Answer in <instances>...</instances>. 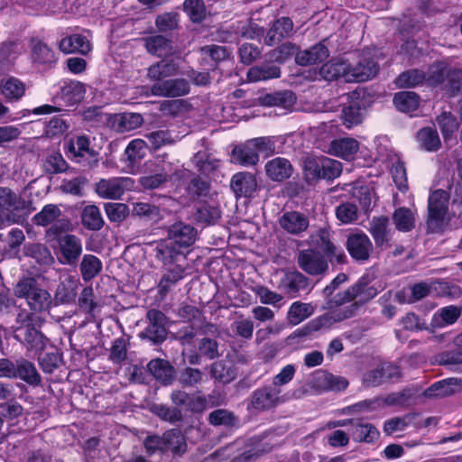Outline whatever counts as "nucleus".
Segmentation results:
<instances>
[{
  "label": "nucleus",
  "mask_w": 462,
  "mask_h": 462,
  "mask_svg": "<svg viewBox=\"0 0 462 462\" xmlns=\"http://www.w3.org/2000/svg\"><path fill=\"white\" fill-rule=\"evenodd\" d=\"M297 262L300 268L310 275H321L328 269V264L324 255L315 249L300 251Z\"/></svg>",
  "instance_id": "obj_8"
},
{
  "label": "nucleus",
  "mask_w": 462,
  "mask_h": 462,
  "mask_svg": "<svg viewBox=\"0 0 462 462\" xmlns=\"http://www.w3.org/2000/svg\"><path fill=\"white\" fill-rule=\"evenodd\" d=\"M292 171L290 161L282 157L274 158L265 164L267 176L274 181H282L290 178Z\"/></svg>",
  "instance_id": "obj_25"
},
{
  "label": "nucleus",
  "mask_w": 462,
  "mask_h": 462,
  "mask_svg": "<svg viewBox=\"0 0 462 462\" xmlns=\"http://www.w3.org/2000/svg\"><path fill=\"white\" fill-rule=\"evenodd\" d=\"M426 74L419 69H410L402 72L396 79V84L400 88H414L424 82Z\"/></svg>",
  "instance_id": "obj_52"
},
{
  "label": "nucleus",
  "mask_w": 462,
  "mask_h": 462,
  "mask_svg": "<svg viewBox=\"0 0 462 462\" xmlns=\"http://www.w3.org/2000/svg\"><path fill=\"white\" fill-rule=\"evenodd\" d=\"M21 48L16 42L0 44V71L8 70L14 64V60L20 53Z\"/></svg>",
  "instance_id": "obj_47"
},
{
  "label": "nucleus",
  "mask_w": 462,
  "mask_h": 462,
  "mask_svg": "<svg viewBox=\"0 0 462 462\" xmlns=\"http://www.w3.org/2000/svg\"><path fill=\"white\" fill-rule=\"evenodd\" d=\"M417 141L421 149L427 152L437 151L440 147V139L435 129L425 127L417 133Z\"/></svg>",
  "instance_id": "obj_45"
},
{
  "label": "nucleus",
  "mask_w": 462,
  "mask_h": 462,
  "mask_svg": "<svg viewBox=\"0 0 462 462\" xmlns=\"http://www.w3.org/2000/svg\"><path fill=\"white\" fill-rule=\"evenodd\" d=\"M59 48L65 54L79 53L86 55L91 51V43L87 36L81 33H73L61 38Z\"/></svg>",
  "instance_id": "obj_20"
},
{
  "label": "nucleus",
  "mask_w": 462,
  "mask_h": 462,
  "mask_svg": "<svg viewBox=\"0 0 462 462\" xmlns=\"http://www.w3.org/2000/svg\"><path fill=\"white\" fill-rule=\"evenodd\" d=\"M143 116L138 113H122L110 118V126L118 133H127L137 129L143 124Z\"/></svg>",
  "instance_id": "obj_23"
},
{
  "label": "nucleus",
  "mask_w": 462,
  "mask_h": 462,
  "mask_svg": "<svg viewBox=\"0 0 462 462\" xmlns=\"http://www.w3.org/2000/svg\"><path fill=\"white\" fill-rule=\"evenodd\" d=\"M105 211L111 222H122L129 214V208L124 203H106Z\"/></svg>",
  "instance_id": "obj_64"
},
{
  "label": "nucleus",
  "mask_w": 462,
  "mask_h": 462,
  "mask_svg": "<svg viewBox=\"0 0 462 462\" xmlns=\"http://www.w3.org/2000/svg\"><path fill=\"white\" fill-rule=\"evenodd\" d=\"M447 71L448 66L444 62H435L429 67L424 81L430 86L444 84Z\"/></svg>",
  "instance_id": "obj_54"
},
{
  "label": "nucleus",
  "mask_w": 462,
  "mask_h": 462,
  "mask_svg": "<svg viewBox=\"0 0 462 462\" xmlns=\"http://www.w3.org/2000/svg\"><path fill=\"white\" fill-rule=\"evenodd\" d=\"M14 291L16 297L25 299L29 308L36 312L47 311L52 304L51 293L33 278L19 281Z\"/></svg>",
  "instance_id": "obj_2"
},
{
  "label": "nucleus",
  "mask_w": 462,
  "mask_h": 462,
  "mask_svg": "<svg viewBox=\"0 0 462 462\" xmlns=\"http://www.w3.org/2000/svg\"><path fill=\"white\" fill-rule=\"evenodd\" d=\"M184 268L176 265L170 269L162 278L159 288L161 293L166 294L169 290L184 277Z\"/></svg>",
  "instance_id": "obj_56"
},
{
  "label": "nucleus",
  "mask_w": 462,
  "mask_h": 462,
  "mask_svg": "<svg viewBox=\"0 0 462 462\" xmlns=\"http://www.w3.org/2000/svg\"><path fill=\"white\" fill-rule=\"evenodd\" d=\"M313 307L310 303L300 301L293 302L287 312V320L295 326L308 319L313 314Z\"/></svg>",
  "instance_id": "obj_41"
},
{
  "label": "nucleus",
  "mask_w": 462,
  "mask_h": 462,
  "mask_svg": "<svg viewBox=\"0 0 462 462\" xmlns=\"http://www.w3.org/2000/svg\"><path fill=\"white\" fill-rule=\"evenodd\" d=\"M351 436L356 442L374 443L379 439L380 433L373 424L358 421L354 424Z\"/></svg>",
  "instance_id": "obj_31"
},
{
  "label": "nucleus",
  "mask_w": 462,
  "mask_h": 462,
  "mask_svg": "<svg viewBox=\"0 0 462 462\" xmlns=\"http://www.w3.org/2000/svg\"><path fill=\"white\" fill-rule=\"evenodd\" d=\"M102 262L93 254H85L80 263V273L85 282L91 281L102 271Z\"/></svg>",
  "instance_id": "obj_43"
},
{
  "label": "nucleus",
  "mask_w": 462,
  "mask_h": 462,
  "mask_svg": "<svg viewBox=\"0 0 462 462\" xmlns=\"http://www.w3.org/2000/svg\"><path fill=\"white\" fill-rule=\"evenodd\" d=\"M183 7L192 22H200L206 15L203 0H185Z\"/></svg>",
  "instance_id": "obj_63"
},
{
  "label": "nucleus",
  "mask_w": 462,
  "mask_h": 462,
  "mask_svg": "<svg viewBox=\"0 0 462 462\" xmlns=\"http://www.w3.org/2000/svg\"><path fill=\"white\" fill-rule=\"evenodd\" d=\"M165 451L181 454L186 450V442L180 430H171L164 433Z\"/></svg>",
  "instance_id": "obj_48"
},
{
  "label": "nucleus",
  "mask_w": 462,
  "mask_h": 462,
  "mask_svg": "<svg viewBox=\"0 0 462 462\" xmlns=\"http://www.w3.org/2000/svg\"><path fill=\"white\" fill-rule=\"evenodd\" d=\"M443 88L452 95L459 92L462 89V69H448Z\"/></svg>",
  "instance_id": "obj_60"
},
{
  "label": "nucleus",
  "mask_w": 462,
  "mask_h": 462,
  "mask_svg": "<svg viewBox=\"0 0 462 462\" xmlns=\"http://www.w3.org/2000/svg\"><path fill=\"white\" fill-rule=\"evenodd\" d=\"M146 317L149 324L140 336L143 338L149 339L154 344L161 343L165 340L167 336L165 328V315L160 310H150L147 312Z\"/></svg>",
  "instance_id": "obj_12"
},
{
  "label": "nucleus",
  "mask_w": 462,
  "mask_h": 462,
  "mask_svg": "<svg viewBox=\"0 0 462 462\" xmlns=\"http://www.w3.org/2000/svg\"><path fill=\"white\" fill-rule=\"evenodd\" d=\"M393 104L402 112H413L419 106L420 97L415 92L402 91L394 95Z\"/></svg>",
  "instance_id": "obj_46"
},
{
  "label": "nucleus",
  "mask_w": 462,
  "mask_h": 462,
  "mask_svg": "<svg viewBox=\"0 0 462 462\" xmlns=\"http://www.w3.org/2000/svg\"><path fill=\"white\" fill-rule=\"evenodd\" d=\"M456 350L445 351L439 355V363L442 365L462 364V333L453 339Z\"/></svg>",
  "instance_id": "obj_57"
},
{
  "label": "nucleus",
  "mask_w": 462,
  "mask_h": 462,
  "mask_svg": "<svg viewBox=\"0 0 462 462\" xmlns=\"http://www.w3.org/2000/svg\"><path fill=\"white\" fill-rule=\"evenodd\" d=\"M359 150V143L354 138H340L331 142L328 152L330 154L351 160Z\"/></svg>",
  "instance_id": "obj_26"
},
{
  "label": "nucleus",
  "mask_w": 462,
  "mask_h": 462,
  "mask_svg": "<svg viewBox=\"0 0 462 462\" xmlns=\"http://www.w3.org/2000/svg\"><path fill=\"white\" fill-rule=\"evenodd\" d=\"M143 41L147 51L152 55L163 57L172 53L171 42L162 35L150 36Z\"/></svg>",
  "instance_id": "obj_35"
},
{
  "label": "nucleus",
  "mask_w": 462,
  "mask_h": 462,
  "mask_svg": "<svg viewBox=\"0 0 462 462\" xmlns=\"http://www.w3.org/2000/svg\"><path fill=\"white\" fill-rule=\"evenodd\" d=\"M293 31V23L289 17H281L277 19L271 28L268 30L265 43L273 46L283 39L288 38L291 35Z\"/></svg>",
  "instance_id": "obj_22"
},
{
  "label": "nucleus",
  "mask_w": 462,
  "mask_h": 462,
  "mask_svg": "<svg viewBox=\"0 0 462 462\" xmlns=\"http://www.w3.org/2000/svg\"><path fill=\"white\" fill-rule=\"evenodd\" d=\"M348 63L346 61L331 60L323 65L320 69V74L326 80H334L342 77L346 81Z\"/></svg>",
  "instance_id": "obj_49"
},
{
  "label": "nucleus",
  "mask_w": 462,
  "mask_h": 462,
  "mask_svg": "<svg viewBox=\"0 0 462 462\" xmlns=\"http://www.w3.org/2000/svg\"><path fill=\"white\" fill-rule=\"evenodd\" d=\"M133 185L134 180L128 177L101 179L96 183L95 191L101 199H119Z\"/></svg>",
  "instance_id": "obj_5"
},
{
  "label": "nucleus",
  "mask_w": 462,
  "mask_h": 462,
  "mask_svg": "<svg viewBox=\"0 0 462 462\" xmlns=\"http://www.w3.org/2000/svg\"><path fill=\"white\" fill-rule=\"evenodd\" d=\"M148 140V147L152 150H158L165 145H170L175 143L174 137L168 130H156L145 134Z\"/></svg>",
  "instance_id": "obj_51"
},
{
  "label": "nucleus",
  "mask_w": 462,
  "mask_h": 462,
  "mask_svg": "<svg viewBox=\"0 0 462 462\" xmlns=\"http://www.w3.org/2000/svg\"><path fill=\"white\" fill-rule=\"evenodd\" d=\"M280 288L290 298H296L309 291V280L300 272H290L281 280Z\"/></svg>",
  "instance_id": "obj_17"
},
{
  "label": "nucleus",
  "mask_w": 462,
  "mask_h": 462,
  "mask_svg": "<svg viewBox=\"0 0 462 462\" xmlns=\"http://www.w3.org/2000/svg\"><path fill=\"white\" fill-rule=\"evenodd\" d=\"M83 226L89 230H100L104 226V219L100 209L96 205L86 206L81 212Z\"/></svg>",
  "instance_id": "obj_36"
},
{
  "label": "nucleus",
  "mask_w": 462,
  "mask_h": 462,
  "mask_svg": "<svg viewBox=\"0 0 462 462\" xmlns=\"http://www.w3.org/2000/svg\"><path fill=\"white\" fill-rule=\"evenodd\" d=\"M279 224L285 232L298 236L308 229L310 221L303 213L290 211L282 215Z\"/></svg>",
  "instance_id": "obj_18"
},
{
  "label": "nucleus",
  "mask_w": 462,
  "mask_h": 462,
  "mask_svg": "<svg viewBox=\"0 0 462 462\" xmlns=\"http://www.w3.org/2000/svg\"><path fill=\"white\" fill-rule=\"evenodd\" d=\"M461 311V307L452 305L444 307L434 315V321L439 326L453 324L459 318Z\"/></svg>",
  "instance_id": "obj_53"
},
{
  "label": "nucleus",
  "mask_w": 462,
  "mask_h": 462,
  "mask_svg": "<svg viewBox=\"0 0 462 462\" xmlns=\"http://www.w3.org/2000/svg\"><path fill=\"white\" fill-rule=\"evenodd\" d=\"M2 95L8 100H18L25 93V85L14 77L5 78L0 82Z\"/></svg>",
  "instance_id": "obj_34"
},
{
  "label": "nucleus",
  "mask_w": 462,
  "mask_h": 462,
  "mask_svg": "<svg viewBox=\"0 0 462 462\" xmlns=\"http://www.w3.org/2000/svg\"><path fill=\"white\" fill-rule=\"evenodd\" d=\"M79 281L70 278L60 282L55 293V300L60 304L70 303L75 300Z\"/></svg>",
  "instance_id": "obj_40"
},
{
  "label": "nucleus",
  "mask_w": 462,
  "mask_h": 462,
  "mask_svg": "<svg viewBox=\"0 0 462 462\" xmlns=\"http://www.w3.org/2000/svg\"><path fill=\"white\" fill-rule=\"evenodd\" d=\"M415 418V413H408L402 417H393L386 420L383 426V431L387 436L404 431L413 422Z\"/></svg>",
  "instance_id": "obj_38"
},
{
  "label": "nucleus",
  "mask_w": 462,
  "mask_h": 462,
  "mask_svg": "<svg viewBox=\"0 0 462 462\" xmlns=\"http://www.w3.org/2000/svg\"><path fill=\"white\" fill-rule=\"evenodd\" d=\"M197 236V230L191 225L175 222L169 226L167 239L157 243L155 257L164 264L172 263L180 254V249L192 245Z\"/></svg>",
  "instance_id": "obj_1"
},
{
  "label": "nucleus",
  "mask_w": 462,
  "mask_h": 462,
  "mask_svg": "<svg viewBox=\"0 0 462 462\" xmlns=\"http://www.w3.org/2000/svg\"><path fill=\"white\" fill-rule=\"evenodd\" d=\"M462 388V380L448 378L433 383L426 394L430 397H444L451 395Z\"/></svg>",
  "instance_id": "obj_30"
},
{
  "label": "nucleus",
  "mask_w": 462,
  "mask_h": 462,
  "mask_svg": "<svg viewBox=\"0 0 462 462\" xmlns=\"http://www.w3.org/2000/svg\"><path fill=\"white\" fill-rule=\"evenodd\" d=\"M331 232L328 227H320L311 233L309 237V244L314 245L324 252L330 261L335 259L337 262H342L345 257L344 252L331 242Z\"/></svg>",
  "instance_id": "obj_7"
},
{
  "label": "nucleus",
  "mask_w": 462,
  "mask_h": 462,
  "mask_svg": "<svg viewBox=\"0 0 462 462\" xmlns=\"http://www.w3.org/2000/svg\"><path fill=\"white\" fill-rule=\"evenodd\" d=\"M295 103V96L291 91L267 94L262 97V104L269 106H281L290 109Z\"/></svg>",
  "instance_id": "obj_42"
},
{
  "label": "nucleus",
  "mask_w": 462,
  "mask_h": 462,
  "mask_svg": "<svg viewBox=\"0 0 462 462\" xmlns=\"http://www.w3.org/2000/svg\"><path fill=\"white\" fill-rule=\"evenodd\" d=\"M280 75V68L273 64L252 67L247 73L249 80L254 82L277 79Z\"/></svg>",
  "instance_id": "obj_44"
},
{
  "label": "nucleus",
  "mask_w": 462,
  "mask_h": 462,
  "mask_svg": "<svg viewBox=\"0 0 462 462\" xmlns=\"http://www.w3.org/2000/svg\"><path fill=\"white\" fill-rule=\"evenodd\" d=\"M328 56V48L322 43H318L310 49L299 51L295 60L300 66H309L323 62Z\"/></svg>",
  "instance_id": "obj_24"
},
{
  "label": "nucleus",
  "mask_w": 462,
  "mask_h": 462,
  "mask_svg": "<svg viewBox=\"0 0 462 462\" xmlns=\"http://www.w3.org/2000/svg\"><path fill=\"white\" fill-rule=\"evenodd\" d=\"M391 173L393 180L401 191L407 189V173L403 162L399 157H394L392 162Z\"/></svg>",
  "instance_id": "obj_58"
},
{
  "label": "nucleus",
  "mask_w": 462,
  "mask_h": 462,
  "mask_svg": "<svg viewBox=\"0 0 462 462\" xmlns=\"http://www.w3.org/2000/svg\"><path fill=\"white\" fill-rule=\"evenodd\" d=\"M337 218L343 224H350L357 220L358 208L356 204L346 202L337 207Z\"/></svg>",
  "instance_id": "obj_61"
},
{
  "label": "nucleus",
  "mask_w": 462,
  "mask_h": 462,
  "mask_svg": "<svg viewBox=\"0 0 462 462\" xmlns=\"http://www.w3.org/2000/svg\"><path fill=\"white\" fill-rule=\"evenodd\" d=\"M147 143L143 139L131 141L125 148V153L130 164L141 162L146 156Z\"/></svg>",
  "instance_id": "obj_50"
},
{
  "label": "nucleus",
  "mask_w": 462,
  "mask_h": 462,
  "mask_svg": "<svg viewBox=\"0 0 462 462\" xmlns=\"http://www.w3.org/2000/svg\"><path fill=\"white\" fill-rule=\"evenodd\" d=\"M231 189L236 198H251L257 189V181L252 173L238 172L232 177Z\"/></svg>",
  "instance_id": "obj_19"
},
{
  "label": "nucleus",
  "mask_w": 462,
  "mask_h": 462,
  "mask_svg": "<svg viewBox=\"0 0 462 462\" xmlns=\"http://www.w3.org/2000/svg\"><path fill=\"white\" fill-rule=\"evenodd\" d=\"M288 398L281 394V390L273 386H264L255 390L251 398L252 408L266 411L285 402Z\"/></svg>",
  "instance_id": "obj_6"
},
{
  "label": "nucleus",
  "mask_w": 462,
  "mask_h": 462,
  "mask_svg": "<svg viewBox=\"0 0 462 462\" xmlns=\"http://www.w3.org/2000/svg\"><path fill=\"white\" fill-rule=\"evenodd\" d=\"M232 161L243 166H252L258 162L259 155H257V151L254 149L251 140L244 145L236 146L233 149Z\"/></svg>",
  "instance_id": "obj_28"
},
{
  "label": "nucleus",
  "mask_w": 462,
  "mask_h": 462,
  "mask_svg": "<svg viewBox=\"0 0 462 462\" xmlns=\"http://www.w3.org/2000/svg\"><path fill=\"white\" fill-rule=\"evenodd\" d=\"M437 121L445 141L450 139L452 134L457 131L458 124L456 117L450 113L443 112L438 116Z\"/></svg>",
  "instance_id": "obj_59"
},
{
  "label": "nucleus",
  "mask_w": 462,
  "mask_h": 462,
  "mask_svg": "<svg viewBox=\"0 0 462 462\" xmlns=\"http://www.w3.org/2000/svg\"><path fill=\"white\" fill-rule=\"evenodd\" d=\"M132 214L134 217L152 220L159 217L160 210L155 205L147 202L133 203Z\"/></svg>",
  "instance_id": "obj_62"
},
{
  "label": "nucleus",
  "mask_w": 462,
  "mask_h": 462,
  "mask_svg": "<svg viewBox=\"0 0 462 462\" xmlns=\"http://www.w3.org/2000/svg\"><path fill=\"white\" fill-rule=\"evenodd\" d=\"M86 94V87L79 81H69L61 88V99L68 106L80 103Z\"/></svg>",
  "instance_id": "obj_33"
},
{
  "label": "nucleus",
  "mask_w": 462,
  "mask_h": 462,
  "mask_svg": "<svg viewBox=\"0 0 462 462\" xmlns=\"http://www.w3.org/2000/svg\"><path fill=\"white\" fill-rule=\"evenodd\" d=\"M220 217L221 211L219 208L210 205H202L195 214L196 221L206 225L215 224Z\"/></svg>",
  "instance_id": "obj_55"
},
{
  "label": "nucleus",
  "mask_w": 462,
  "mask_h": 462,
  "mask_svg": "<svg viewBox=\"0 0 462 462\" xmlns=\"http://www.w3.org/2000/svg\"><path fill=\"white\" fill-rule=\"evenodd\" d=\"M368 231L374 241L376 248L386 250L392 246L393 232L389 227V218L387 217H374L369 223Z\"/></svg>",
  "instance_id": "obj_11"
},
{
  "label": "nucleus",
  "mask_w": 462,
  "mask_h": 462,
  "mask_svg": "<svg viewBox=\"0 0 462 462\" xmlns=\"http://www.w3.org/2000/svg\"><path fill=\"white\" fill-rule=\"evenodd\" d=\"M61 211L57 205L48 204L33 217V221L38 226H46L51 225L47 235L50 237L58 239L60 233L69 230L70 222L60 218Z\"/></svg>",
  "instance_id": "obj_3"
},
{
  "label": "nucleus",
  "mask_w": 462,
  "mask_h": 462,
  "mask_svg": "<svg viewBox=\"0 0 462 462\" xmlns=\"http://www.w3.org/2000/svg\"><path fill=\"white\" fill-rule=\"evenodd\" d=\"M151 91L157 97H178L189 92V83L185 79H171L155 82Z\"/></svg>",
  "instance_id": "obj_14"
},
{
  "label": "nucleus",
  "mask_w": 462,
  "mask_h": 462,
  "mask_svg": "<svg viewBox=\"0 0 462 462\" xmlns=\"http://www.w3.org/2000/svg\"><path fill=\"white\" fill-rule=\"evenodd\" d=\"M449 195L443 189L433 191L429 198V220L430 226H438L443 221L448 208Z\"/></svg>",
  "instance_id": "obj_10"
},
{
  "label": "nucleus",
  "mask_w": 462,
  "mask_h": 462,
  "mask_svg": "<svg viewBox=\"0 0 462 462\" xmlns=\"http://www.w3.org/2000/svg\"><path fill=\"white\" fill-rule=\"evenodd\" d=\"M147 366L153 377L162 383L170 384L172 383L175 370L168 361L153 359L149 362Z\"/></svg>",
  "instance_id": "obj_27"
},
{
  "label": "nucleus",
  "mask_w": 462,
  "mask_h": 462,
  "mask_svg": "<svg viewBox=\"0 0 462 462\" xmlns=\"http://www.w3.org/2000/svg\"><path fill=\"white\" fill-rule=\"evenodd\" d=\"M377 292V289L374 285H370L368 277H362L354 286L345 291L343 300L346 301L356 300V304H362L375 297Z\"/></svg>",
  "instance_id": "obj_16"
},
{
  "label": "nucleus",
  "mask_w": 462,
  "mask_h": 462,
  "mask_svg": "<svg viewBox=\"0 0 462 462\" xmlns=\"http://www.w3.org/2000/svg\"><path fill=\"white\" fill-rule=\"evenodd\" d=\"M25 200L9 188H0V220L3 224L16 222V212L24 209Z\"/></svg>",
  "instance_id": "obj_4"
},
{
  "label": "nucleus",
  "mask_w": 462,
  "mask_h": 462,
  "mask_svg": "<svg viewBox=\"0 0 462 462\" xmlns=\"http://www.w3.org/2000/svg\"><path fill=\"white\" fill-rule=\"evenodd\" d=\"M14 374V378H19L31 385L41 383V375L34 365L26 359L22 358L15 362Z\"/></svg>",
  "instance_id": "obj_29"
},
{
  "label": "nucleus",
  "mask_w": 462,
  "mask_h": 462,
  "mask_svg": "<svg viewBox=\"0 0 462 462\" xmlns=\"http://www.w3.org/2000/svg\"><path fill=\"white\" fill-rule=\"evenodd\" d=\"M378 69L377 63L372 58L363 55L356 64H348L346 81L369 80L375 77Z\"/></svg>",
  "instance_id": "obj_13"
},
{
  "label": "nucleus",
  "mask_w": 462,
  "mask_h": 462,
  "mask_svg": "<svg viewBox=\"0 0 462 462\" xmlns=\"http://www.w3.org/2000/svg\"><path fill=\"white\" fill-rule=\"evenodd\" d=\"M63 264L74 263L82 253V244L74 235H65L59 238Z\"/></svg>",
  "instance_id": "obj_21"
},
{
  "label": "nucleus",
  "mask_w": 462,
  "mask_h": 462,
  "mask_svg": "<svg viewBox=\"0 0 462 462\" xmlns=\"http://www.w3.org/2000/svg\"><path fill=\"white\" fill-rule=\"evenodd\" d=\"M401 374L398 366L392 364H383L375 369L365 374L363 382L368 387H374L388 380L398 378Z\"/></svg>",
  "instance_id": "obj_15"
},
{
  "label": "nucleus",
  "mask_w": 462,
  "mask_h": 462,
  "mask_svg": "<svg viewBox=\"0 0 462 462\" xmlns=\"http://www.w3.org/2000/svg\"><path fill=\"white\" fill-rule=\"evenodd\" d=\"M21 331L27 349L39 353L45 348L48 340L42 332L30 325L21 328Z\"/></svg>",
  "instance_id": "obj_32"
},
{
  "label": "nucleus",
  "mask_w": 462,
  "mask_h": 462,
  "mask_svg": "<svg viewBox=\"0 0 462 462\" xmlns=\"http://www.w3.org/2000/svg\"><path fill=\"white\" fill-rule=\"evenodd\" d=\"M177 69L174 62L161 60L148 68L147 77L151 80L161 82L163 79L175 75Z\"/></svg>",
  "instance_id": "obj_37"
},
{
  "label": "nucleus",
  "mask_w": 462,
  "mask_h": 462,
  "mask_svg": "<svg viewBox=\"0 0 462 462\" xmlns=\"http://www.w3.org/2000/svg\"><path fill=\"white\" fill-rule=\"evenodd\" d=\"M393 221L397 230L409 232L415 226V213L404 207L398 208L393 214Z\"/></svg>",
  "instance_id": "obj_39"
},
{
  "label": "nucleus",
  "mask_w": 462,
  "mask_h": 462,
  "mask_svg": "<svg viewBox=\"0 0 462 462\" xmlns=\"http://www.w3.org/2000/svg\"><path fill=\"white\" fill-rule=\"evenodd\" d=\"M346 246L351 257L358 262H366L374 250L372 241L361 231L349 235Z\"/></svg>",
  "instance_id": "obj_9"
}]
</instances>
